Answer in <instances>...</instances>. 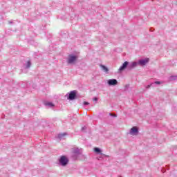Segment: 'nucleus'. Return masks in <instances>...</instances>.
<instances>
[{"label":"nucleus","mask_w":177,"mask_h":177,"mask_svg":"<svg viewBox=\"0 0 177 177\" xmlns=\"http://www.w3.org/2000/svg\"><path fill=\"white\" fill-rule=\"evenodd\" d=\"M46 106H50V107H53V104L52 102H46Z\"/></svg>","instance_id":"nucleus-15"},{"label":"nucleus","mask_w":177,"mask_h":177,"mask_svg":"<svg viewBox=\"0 0 177 177\" xmlns=\"http://www.w3.org/2000/svg\"><path fill=\"white\" fill-rule=\"evenodd\" d=\"M102 70H103V71H104L105 73H109V68L106 67V66L104 65H101L100 66Z\"/></svg>","instance_id":"nucleus-11"},{"label":"nucleus","mask_w":177,"mask_h":177,"mask_svg":"<svg viewBox=\"0 0 177 177\" xmlns=\"http://www.w3.org/2000/svg\"><path fill=\"white\" fill-rule=\"evenodd\" d=\"M151 85H152V84H149V85H147V86H146V89H149V88H151Z\"/></svg>","instance_id":"nucleus-17"},{"label":"nucleus","mask_w":177,"mask_h":177,"mask_svg":"<svg viewBox=\"0 0 177 177\" xmlns=\"http://www.w3.org/2000/svg\"><path fill=\"white\" fill-rule=\"evenodd\" d=\"M129 134L131 136H138L139 135V127L134 126L130 129Z\"/></svg>","instance_id":"nucleus-2"},{"label":"nucleus","mask_w":177,"mask_h":177,"mask_svg":"<svg viewBox=\"0 0 177 177\" xmlns=\"http://www.w3.org/2000/svg\"><path fill=\"white\" fill-rule=\"evenodd\" d=\"M128 64H129V63L128 62H125L122 66H121L119 69H118V73H122V71H124V70H125V68H127V67H128Z\"/></svg>","instance_id":"nucleus-8"},{"label":"nucleus","mask_w":177,"mask_h":177,"mask_svg":"<svg viewBox=\"0 0 177 177\" xmlns=\"http://www.w3.org/2000/svg\"><path fill=\"white\" fill-rule=\"evenodd\" d=\"M72 153L73 156H80V154H82V151L78 148H73L72 149Z\"/></svg>","instance_id":"nucleus-9"},{"label":"nucleus","mask_w":177,"mask_h":177,"mask_svg":"<svg viewBox=\"0 0 177 177\" xmlns=\"http://www.w3.org/2000/svg\"><path fill=\"white\" fill-rule=\"evenodd\" d=\"M139 64V62H133L130 64L129 66V68H134V67H136Z\"/></svg>","instance_id":"nucleus-10"},{"label":"nucleus","mask_w":177,"mask_h":177,"mask_svg":"<svg viewBox=\"0 0 177 177\" xmlns=\"http://www.w3.org/2000/svg\"><path fill=\"white\" fill-rule=\"evenodd\" d=\"M77 96V91H71L68 97V100H74Z\"/></svg>","instance_id":"nucleus-7"},{"label":"nucleus","mask_w":177,"mask_h":177,"mask_svg":"<svg viewBox=\"0 0 177 177\" xmlns=\"http://www.w3.org/2000/svg\"><path fill=\"white\" fill-rule=\"evenodd\" d=\"M66 135H67V133H59L58 135V139H63V138H64Z\"/></svg>","instance_id":"nucleus-12"},{"label":"nucleus","mask_w":177,"mask_h":177,"mask_svg":"<svg viewBox=\"0 0 177 177\" xmlns=\"http://www.w3.org/2000/svg\"><path fill=\"white\" fill-rule=\"evenodd\" d=\"M155 84H156V85H161V84H164V82L156 81Z\"/></svg>","instance_id":"nucleus-16"},{"label":"nucleus","mask_w":177,"mask_h":177,"mask_svg":"<svg viewBox=\"0 0 177 177\" xmlns=\"http://www.w3.org/2000/svg\"><path fill=\"white\" fill-rule=\"evenodd\" d=\"M77 60H78V55L70 54L66 59V62L68 64H75Z\"/></svg>","instance_id":"nucleus-1"},{"label":"nucleus","mask_w":177,"mask_h":177,"mask_svg":"<svg viewBox=\"0 0 177 177\" xmlns=\"http://www.w3.org/2000/svg\"><path fill=\"white\" fill-rule=\"evenodd\" d=\"M111 115H113V117H117V115L113 114H111Z\"/></svg>","instance_id":"nucleus-20"},{"label":"nucleus","mask_w":177,"mask_h":177,"mask_svg":"<svg viewBox=\"0 0 177 177\" xmlns=\"http://www.w3.org/2000/svg\"><path fill=\"white\" fill-rule=\"evenodd\" d=\"M59 165H61L62 167H66L67 164H68V158L67 157L63 156H61V158L59 160Z\"/></svg>","instance_id":"nucleus-3"},{"label":"nucleus","mask_w":177,"mask_h":177,"mask_svg":"<svg viewBox=\"0 0 177 177\" xmlns=\"http://www.w3.org/2000/svg\"><path fill=\"white\" fill-rule=\"evenodd\" d=\"M169 81H175L176 80H177V75H174V76H171L169 78Z\"/></svg>","instance_id":"nucleus-13"},{"label":"nucleus","mask_w":177,"mask_h":177,"mask_svg":"<svg viewBox=\"0 0 177 177\" xmlns=\"http://www.w3.org/2000/svg\"><path fill=\"white\" fill-rule=\"evenodd\" d=\"M31 67V62L28 61L26 64V68H30Z\"/></svg>","instance_id":"nucleus-14"},{"label":"nucleus","mask_w":177,"mask_h":177,"mask_svg":"<svg viewBox=\"0 0 177 177\" xmlns=\"http://www.w3.org/2000/svg\"><path fill=\"white\" fill-rule=\"evenodd\" d=\"M100 158H103V156L100 157L98 160H100Z\"/></svg>","instance_id":"nucleus-21"},{"label":"nucleus","mask_w":177,"mask_h":177,"mask_svg":"<svg viewBox=\"0 0 177 177\" xmlns=\"http://www.w3.org/2000/svg\"><path fill=\"white\" fill-rule=\"evenodd\" d=\"M93 100H94V102H97V97H94Z\"/></svg>","instance_id":"nucleus-19"},{"label":"nucleus","mask_w":177,"mask_h":177,"mask_svg":"<svg viewBox=\"0 0 177 177\" xmlns=\"http://www.w3.org/2000/svg\"><path fill=\"white\" fill-rule=\"evenodd\" d=\"M93 150L96 154H100L101 156H102V157H106L107 158H109V157H110V156H109V155L103 154L102 151V149H100V148L95 147L93 149Z\"/></svg>","instance_id":"nucleus-5"},{"label":"nucleus","mask_w":177,"mask_h":177,"mask_svg":"<svg viewBox=\"0 0 177 177\" xmlns=\"http://www.w3.org/2000/svg\"><path fill=\"white\" fill-rule=\"evenodd\" d=\"M149 62H150V59L149 58L142 59L138 61V65L146 66V64H147V63H149Z\"/></svg>","instance_id":"nucleus-6"},{"label":"nucleus","mask_w":177,"mask_h":177,"mask_svg":"<svg viewBox=\"0 0 177 177\" xmlns=\"http://www.w3.org/2000/svg\"><path fill=\"white\" fill-rule=\"evenodd\" d=\"M106 83L109 86H115V85H118V81L115 79L108 80Z\"/></svg>","instance_id":"nucleus-4"},{"label":"nucleus","mask_w":177,"mask_h":177,"mask_svg":"<svg viewBox=\"0 0 177 177\" xmlns=\"http://www.w3.org/2000/svg\"><path fill=\"white\" fill-rule=\"evenodd\" d=\"M84 106H88V104H89V102H84Z\"/></svg>","instance_id":"nucleus-18"}]
</instances>
